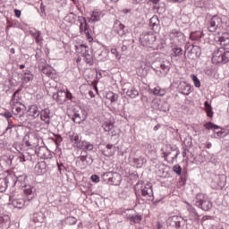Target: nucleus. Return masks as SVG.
Listing matches in <instances>:
<instances>
[{"mask_svg": "<svg viewBox=\"0 0 229 229\" xmlns=\"http://www.w3.org/2000/svg\"><path fill=\"white\" fill-rule=\"evenodd\" d=\"M27 113L28 115L34 117V119H37V117L40 116V110H38V106L36 104L30 106Z\"/></svg>", "mask_w": 229, "mask_h": 229, "instance_id": "21", "label": "nucleus"}, {"mask_svg": "<svg viewBox=\"0 0 229 229\" xmlns=\"http://www.w3.org/2000/svg\"><path fill=\"white\" fill-rule=\"evenodd\" d=\"M163 153V157L165 160H167V157L172 155V160H176L178 158V155H180V149H178V147L176 146H171V145H166L165 149L163 148L161 149Z\"/></svg>", "mask_w": 229, "mask_h": 229, "instance_id": "8", "label": "nucleus"}, {"mask_svg": "<svg viewBox=\"0 0 229 229\" xmlns=\"http://www.w3.org/2000/svg\"><path fill=\"white\" fill-rule=\"evenodd\" d=\"M111 53H112V55H115V58H116L117 60H121V55L119 54V52L117 51V49L112 48V49H111Z\"/></svg>", "mask_w": 229, "mask_h": 229, "instance_id": "58", "label": "nucleus"}, {"mask_svg": "<svg viewBox=\"0 0 229 229\" xmlns=\"http://www.w3.org/2000/svg\"><path fill=\"white\" fill-rule=\"evenodd\" d=\"M192 46L194 45H191V44H186L184 46V51L185 53H189L191 55V49H192Z\"/></svg>", "mask_w": 229, "mask_h": 229, "instance_id": "61", "label": "nucleus"}, {"mask_svg": "<svg viewBox=\"0 0 229 229\" xmlns=\"http://www.w3.org/2000/svg\"><path fill=\"white\" fill-rule=\"evenodd\" d=\"M80 149H82V151H92L94 149V145L89 141L83 140L82 148H81Z\"/></svg>", "mask_w": 229, "mask_h": 229, "instance_id": "38", "label": "nucleus"}, {"mask_svg": "<svg viewBox=\"0 0 229 229\" xmlns=\"http://www.w3.org/2000/svg\"><path fill=\"white\" fill-rule=\"evenodd\" d=\"M34 189L35 188L31 186H25V199H14L13 200V207L15 208H21L22 207L28 205V202L31 201L33 198H35V193H33Z\"/></svg>", "mask_w": 229, "mask_h": 229, "instance_id": "1", "label": "nucleus"}, {"mask_svg": "<svg viewBox=\"0 0 229 229\" xmlns=\"http://www.w3.org/2000/svg\"><path fill=\"white\" fill-rule=\"evenodd\" d=\"M4 117H5V119H7V121L9 122L10 119H12V117H13V114H12V113L10 111H5L4 114Z\"/></svg>", "mask_w": 229, "mask_h": 229, "instance_id": "60", "label": "nucleus"}, {"mask_svg": "<svg viewBox=\"0 0 229 229\" xmlns=\"http://www.w3.org/2000/svg\"><path fill=\"white\" fill-rule=\"evenodd\" d=\"M161 112H169V104L167 102H164V104L160 107Z\"/></svg>", "mask_w": 229, "mask_h": 229, "instance_id": "57", "label": "nucleus"}, {"mask_svg": "<svg viewBox=\"0 0 229 229\" xmlns=\"http://www.w3.org/2000/svg\"><path fill=\"white\" fill-rule=\"evenodd\" d=\"M84 35H86L88 40H89V42H92V40H94V38H92V36L90 35V32L89 31V23H85V28H84Z\"/></svg>", "mask_w": 229, "mask_h": 229, "instance_id": "46", "label": "nucleus"}, {"mask_svg": "<svg viewBox=\"0 0 229 229\" xmlns=\"http://www.w3.org/2000/svg\"><path fill=\"white\" fill-rule=\"evenodd\" d=\"M195 207L201 208L204 212H208L212 208V201L203 193H199L196 196Z\"/></svg>", "mask_w": 229, "mask_h": 229, "instance_id": "4", "label": "nucleus"}, {"mask_svg": "<svg viewBox=\"0 0 229 229\" xmlns=\"http://www.w3.org/2000/svg\"><path fill=\"white\" fill-rule=\"evenodd\" d=\"M29 33L31 35V37H33V38H35L36 44L42 47L44 44V38L42 37V32L34 29L30 30Z\"/></svg>", "mask_w": 229, "mask_h": 229, "instance_id": "15", "label": "nucleus"}, {"mask_svg": "<svg viewBox=\"0 0 229 229\" xmlns=\"http://www.w3.org/2000/svg\"><path fill=\"white\" fill-rule=\"evenodd\" d=\"M166 226L168 229H182V226H185V220L179 216H170L166 220Z\"/></svg>", "mask_w": 229, "mask_h": 229, "instance_id": "5", "label": "nucleus"}, {"mask_svg": "<svg viewBox=\"0 0 229 229\" xmlns=\"http://www.w3.org/2000/svg\"><path fill=\"white\" fill-rule=\"evenodd\" d=\"M81 162L82 163V167L85 169L88 165H92L94 159L92 158V156H81L80 157Z\"/></svg>", "mask_w": 229, "mask_h": 229, "instance_id": "25", "label": "nucleus"}, {"mask_svg": "<svg viewBox=\"0 0 229 229\" xmlns=\"http://www.w3.org/2000/svg\"><path fill=\"white\" fill-rule=\"evenodd\" d=\"M123 92H125L126 96L128 98H131V99H135L137 96H139V90L135 89L134 87H130L129 89H123Z\"/></svg>", "mask_w": 229, "mask_h": 229, "instance_id": "26", "label": "nucleus"}, {"mask_svg": "<svg viewBox=\"0 0 229 229\" xmlns=\"http://www.w3.org/2000/svg\"><path fill=\"white\" fill-rule=\"evenodd\" d=\"M205 108H206V112L208 114V117H213L214 116V112L212 111V106H210V104H208V101H206L204 103Z\"/></svg>", "mask_w": 229, "mask_h": 229, "instance_id": "44", "label": "nucleus"}, {"mask_svg": "<svg viewBox=\"0 0 229 229\" xmlns=\"http://www.w3.org/2000/svg\"><path fill=\"white\" fill-rule=\"evenodd\" d=\"M19 94H21V89H17L16 91H14L12 99H11V104L12 105H19Z\"/></svg>", "mask_w": 229, "mask_h": 229, "instance_id": "40", "label": "nucleus"}, {"mask_svg": "<svg viewBox=\"0 0 229 229\" xmlns=\"http://www.w3.org/2000/svg\"><path fill=\"white\" fill-rule=\"evenodd\" d=\"M32 221L34 223H43L44 222V213L37 212L32 215Z\"/></svg>", "mask_w": 229, "mask_h": 229, "instance_id": "36", "label": "nucleus"}, {"mask_svg": "<svg viewBox=\"0 0 229 229\" xmlns=\"http://www.w3.org/2000/svg\"><path fill=\"white\" fill-rule=\"evenodd\" d=\"M191 80L194 83V86L197 88V89H199V87H201V82L199 81V79H198V76L196 75H191Z\"/></svg>", "mask_w": 229, "mask_h": 229, "instance_id": "50", "label": "nucleus"}, {"mask_svg": "<svg viewBox=\"0 0 229 229\" xmlns=\"http://www.w3.org/2000/svg\"><path fill=\"white\" fill-rule=\"evenodd\" d=\"M0 226H2V228H6V226H8V218H4L3 216H0Z\"/></svg>", "mask_w": 229, "mask_h": 229, "instance_id": "53", "label": "nucleus"}, {"mask_svg": "<svg viewBox=\"0 0 229 229\" xmlns=\"http://www.w3.org/2000/svg\"><path fill=\"white\" fill-rule=\"evenodd\" d=\"M188 212H189V219L191 221H198V219H199V214H198V211H196V208H194V207L190 206L188 208Z\"/></svg>", "mask_w": 229, "mask_h": 229, "instance_id": "24", "label": "nucleus"}, {"mask_svg": "<svg viewBox=\"0 0 229 229\" xmlns=\"http://www.w3.org/2000/svg\"><path fill=\"white\" fill-rule=\"evenodd\" d=\"M202 38H203L202 31H193V32H191L190 34V38L191 40H193V41L201 40Z\"/></svg>", "mask_w": 229, "mask_h": 229, "instance_id": "35", "label": "nucleus"}, {"mask_svg": "<svg viewBox=\"0 0 229 229\" xmlns=\"http://www.w3.org/2000/svg\"><path fill=\"white\" fill-rule=\"evenodd\" d=\"M125 28L126 27L123 23H115L114 31L119 37H124V35H126V32L124 31Z\"/></svg>", "mask_w": 229, "mask_h": 229, "instance_id": "31", "label": "nucleus"}, {"mask_svg": "<svg viewBox=\"0 0 229 229\" xmlns=\"http://www.w3.org/2000/svg\"><path fill=\"white\" fill-rule=\"evenodd\" d=\"M75 98L72 96V93L71 91L67 90L66 91V101H71L72 103H74Z\"/></svg>", "mask_w": 229, "mask_h": 229, "instance_id": "56", "label": "nucleus"}, {"mask_svg": "<svg viewBox=\"0 0 229 229\" xmlns=\"http://www.w3.org/2000/svg\"><path fill=\"white\" fill-rule=\"evenodd\" d=\"M106 99H109V101H111V103H115V101H117V99H119V95L115 94L112 91H109L106 94Z\"/></svg>", "mask_w": 229, "mask_h": 229, "instance_id": "41", "label": "nucleus"}, {"mask_svg": "<svg viewBox=\"0 0 229 229\" xmlns=\"http://www.w3.org/2000/svg\"><path fill=\"white\" fill-rule=\"evenodd\" d=\"M178 90L183 96H189L191 94V86L185 81H181L178 85Z\"/></svg>", "mask_w": 229, "mask_h": 229, "instance_id": "20", "label": "nucleus"}, {"mask_svg": "<svg viewBox=\"0 0 229 229\" xmlns=\"http://www.w3.org/2000/svg\"><path fill=\"white\" fill-rule=\"evenodd\" d=\"M77 222H78V219H76V217H74V216H68L66 218L67 225H76Z\"/></svg>", "mask_w": 229, "mask_h": 229, "instance_id": "51", "label": "nucleus"}, {"mask_svg": "<svg viewBox=\"0 0 229 229\" xmlns=\"http://www.w3.org/2000/svg\"><path fill=\"white\" fill-rule=\"evenodd\" d=\"M220 46H229V33L225 32L218 38Z\"/></svg>", "mask_w": 229, "mask_h": 229, "instance_id": "32", "label": "nucleus"}, {"mask_svg": "<svg viewBox=\"0 0 229 229\" xmlns=\"http://www.w3.org/2000/svg\"><path fill=\"white\" fill-rule=\"evenodd\" d=\"M23 141L25 142L26 146L30 148L31 146V143L30 142V134H26L23 138Z\"/></svg>", "mask_w": 229, "mask_h": 229, "instance_id": "59", "label": "nucleus"}, {"mask_svg": "<svg viewBox=\"0 0 229 229\" xmlns=\"http://www.w3.org/2000/svg\"><path fill=\"white\" fill-rule=\"evenodd\" d=\"M172 51L174 54V56H182V55H183V49H182V47H175Z\"/></svg>", "mask_w": 229, "mask_h": 229, "instance_id": "48", "label": "nucleus"}, {"mask_svg": "<svg viewBox=\"0 0 229 229\" xmlns=\"http://www.w3.org/2000/svg\"><path fill=\"white\" fill-rule=\"evenodd\" d=\"M18 105H21L22 107H19L15 104H13V115H18L19 119L22 121L24 112H26V106L21 102L18 103Z\"/></svg>", "mask_w": 229, "mask_h": 229, "instance_id": "17", "label": "nucleus"}, {"mask_svg": "<svg viewBox=\"0 0 229 229\" xmlns=\"http://www.w3.org/2000/svg\"><path fill=\"white\" fill-rule=\"evenodd\" d=\"M69 139L73 148H78V149L83 148V140H81V135L76 132H72L69 134Z\"/></svg>", "mask_w": 229, "mask_h": 229, "instance_id": "10", "label": "nucleus"}, {"mask_svg": "<svg viewBox=\"0 0 229 229\" xmlns=\"http://www.w3.org/2000/svg\"><path fill=\"white\" fill-rule=\"evenodd\" d=\"M174 173H175V174H177V176H182V166H180V165H175L173 167Z\"/></svg>", "mask_w": 229, "mask_h": 229, "instance_id": "52", "label": "nucleus"}, {"mask_svg": "<svg viewBox=\"0 0 229 229\" xmlns=\"http://www.w3.org/2000/svg\"><path fill=\"white\" fill-rule=\"evenodd\" d=\"M149 28L154 33H158V31H160V20L157 15H154L150 18Z\"/></svg>", "mask_w": 229, "mask_h": 229, "instance_id": "18", "label": "nucleus"}, {"mask_svg": "<svg viewBox=\"0 0 229 229\" xmlns=\"http://www.w3.org/2000/svg\"><path fill=\"white\" fill-rule=\"evenodd\" d=\"M78 21L80 22V27H79L80 33L81 35H83V33L85 32V22L87 24V18L83 16H79Z\"/></svg>", "mask_w": 229, "mask_h": 229, "instance_id": "34", "label": "nucleus"}, {"mask_svg": "<svg viewBox=\"0 0 229 229\" xmlns=\"http://www.w3.org/2000/svg\"><path fill=\"white\" fill-rule=\"evenodd\" d=\"M223 23V18L219 15H214L212 18L208 21V30L210 33H216L217 30L221 29V24Z\"/></svg>", "mask_w": 229, "mask_h": 229, "instance_id": "6", "label": "nucleus"}, {"mask_svg": "<svg viewBox=\"0 0 229 229\" xmlns=\"http://www.w3.org/2000/svg\"><path fill=\"white\" fill-rule=\"evenodd\" d=\"M114 172H106L102 174V179L108 183L110 182V178H112V174Z\"/></svg>", "mask_w": 229, "mask_h": 229, "instance_id": "47", "label": "nucleus"}, {"mask_svg": "<svg viewBox=\"0 0 229 229\" xmlns=\"http://www.w3.org/2000/svg\"><path fill=\"white\" fill-rule=\"evenodd\" d=\"M128 219L131 221V223H140V221H142V216L129 215Z\"/></svg>", "mask_w": 229, "mask_h": 229, "instance_id": "42", "label": "nucleus"}, {"mask_svg": "<svg viewBox=\"0 0 229 229\" xmlns=\"http://www.w3.org/2000/svg\"><path fill=\"white\" fill-rule=\"evenodd\" d=\"M53 140L56 144V146H60V144H62V141L64 140V138H62V135L57 134L55 136V139H53Z\"/></svg>", "mask_w": 229, "mask_h": 229, "instance_id": "54", "label": "nucleus"}, {"mask_svg": "<svg viewBox=\"0 0 229 229\" xmlns=\"http://www.w3.org/2000/svg\"><path fill=\"white\" fill-rule=\"evenodd\" d=\"M149 94H153L154 96H165V89L160 88V86H157L154 89H148Z\"/></svg>", "mask_w": 229, "mask_h": 229, "instance_id": "29", "label": "nucleus"}, {"mask_svg": "<svg viewBox=\"0 0 229 229\" xmlns=\"http://www.w3.org/2000/svg\"><path fill=\"white\" fill-rule=\"evenodd\" d=\"M87 120V111L82 110L81 114L79 111H74L73 115L72 117V121L76 124H81L83 121Z\"/></svg>", "mask_w": 229, "mask_h": 229, "instance_id": "13", "label": "nucleus"}, {"mask_svg": "<svg viewBox=\"0 0 229 229\" xmlns=\"http://www.w3.org/2000/svg\"><path fill=\"white\" fill-rule=\"evenodd\" d=\"M140 42L145 47H151L157 42V36L151 32H145L140 35Z\"/></svg>", "mask_w": 229, "mask_h": 229, "instance_id": "7", "label": "nucleus"}, {"mask_svg": "<svg viewBox=\"0 0 229 229\" xmlns=\"http://www.w3.org/2000/svg\"><path fill=\"white\" fill-rule=\"evenodd\" d=\"M103 17V12L101 11H93L91 17L89 20V22H99Z\"/></svg>", "mask_w": 229, "mask_h": 229, "instance_id": "27", "label": "nucleus"}, {"mask_svg": "<svg viewBox=\"0 0 229 229\" xmlns=\"http://www.w3.org/2000/svg\"><path fill=\"white\" fill-rule=\"evenodd\" d=\"M33 73L30 72V70H25L23 71V77H22V81L23 83H30V81H33Z\"/></svg>", "mask_w": 229, "mask_h": 229, "instance_id": "33", "label": "nucleus"}, {"mask_svg": "<svg viewBox=\"0 0 229 229\" xmlns=\"http://www.w3.org/2000/svg\"><path fill=\"white\" fill-rule=\"evenodd\" d=\"M85 62L86 64H89V65H92L93 62H92V57L90 56V55H89L88 51H85Z\"/></svg>", "mask_w": 229, "mask_h": 229, "instance_id": "55", "label": "nucleus"}, {"mask_svg": "<svg viewBox=\"0 0 229 229\" xmlns=\"http://www.w3.org/2000/svg\"><path fill=\"white\" fill-rule=\"evenodd\" d=\"M19 26H21V24L19 23V21H8L6 30H10V28H19Z\"/></svg>", "mask_w": 229, "mask_h": 229, "instance_id": "49", "label": "nucleus"}, {"mask_svg": "<svg viewBox=\"0 0 229 229\" xmlns=\"http://www.w3.org/2000/svg\"><path fill=\"white\" fill-rule=\"evenodd\" d=\"M106 150H103L105 157H114L115 155V147L112 144H107L106 147Z\"/></svg>", "mask_w": 229, "mask_h": 229, "instance_id": "30", "label": "nucleus"}, {"mask_svg": "<svg viewBox=\"0 0 229 229\" xmlns=\"http://www.w3.org/2000/svg\"><path fill=\"white\" fill-rule=\"evenodd\" d=\"M190 51H191V55H195L197 58H199V56H201V48L198 46L193 45Z\"/></svg>", "mask_w": 229, "mask_h": 229, "instance_id": "39", "label": "nucleus"}, {"mask_svg": "<svg viewBox=\"0 0 229 229\" xmlns=\"http://www.w3.org/2000/svg\"><path fill=\"white\" fill-rule=\"evenodd\" d=\"M12 180V175H4V174H0V192H6L8 189V184Z\"/></svg>", "mask_w": 229, "mask_h": 229, "instance_id": "12", "label": "nucleus"}, {"mask_svg": "<svg viewBox=\"0 0 229 229\" xmlns=\"http://www.w3.org/2000/svg\"><path fill=\"white\" fill-rule=\"evenodd\" d=\"M141 196L146 198L148 201L153 199V185L151 183H147L144 187H141Z\"/></svg>", "mask_w": 229, "mask_h": 229, "instance_id": "11", "label": "nucleus"}, {"mask_svg": "<svg viewBox=\"0 0 229 229\" xmlns=\"http://www.w3.org/2000/svg\"><path fill=\"white\" fill-rule=\"evenodd\" d=\"M34 169H35V172L37 173V174H39V175L46 174V173H47L46 162H40V163L36 164Z\"/></svg>", "mask_w": 229, "mask_h": 229, "instance_id": "23", "label": "nucleus"}, {"mask_svg": "<svg viewBox=\"0 0 229 229\" xmlns=\"http://www.w3.org/2000/svg\"><path fill=\"white\" fill-rule=\"evenodd\" d=\"M91 181L94 182V183H98L99 176H98L97 174L91 175Z\"/></svg>", "mask_w": 229, "mask_h": 229, "instance_id": "64", "label": "nucleus"}, {"mask_svg": "<svg viewBox=\"0 0 229 229\" xmlns=\"http://www.w3.org/2000/svg\"><path fill=\"white\" fill-rule=\"evenodd\" d=\"M40 16L46 17V6H44V4L40 5Z\"/></svg>", "mask_w": 229, "mask_h": 229, "instance_id": "63", "label": "nucleus"}, {"mask_svg": "<svg viewBox=\"0 0 229 229\" xmlns=\"http://www.w3.org/2000/svg\"><path fill=\"white\" fill-rule=\"evenodd\" d=\"M39 117L41 119V121L43 123H45V124H51V109L49 108H45V109H42L39 113Z\"/></svg>", "mask_w": 229, "mask_h": 229, "instance_id": "14", "label": "nucleus"}, {"mask_svg": "<svg viewBox=\"0 0 229 229\" xmlns=\"http://www.w3.org/2000/svg\"><path fill=\"white\" fill-rule=\"evenodd\" d=\"M204 128H206V130H214L213 131L216 135L215 136V139H221V137H223V134L225 133L223 128L212 122L206 123L204 124Z\"/></svg>", "mask_w": 229, "mask_h": 229, "instance_id": "9", "label": "nucleus"}, {"mask_svg": "<svg viewBox=\"0 0 229 229\" xmlns=\"http://www.w3.org/2000/svg\"><path fill=\"white\" fill-rule=\"evenodd\" d=\"M170 38H177L179 42H185V34L174 29L169 32Z\"/></svg>", "mask_w": 229, "mask_h": 229, "instance_id": "19", "label": "nucleus"}, {"mask_svg": "<svg viewBox=\"0 0 229 229\" xmlns=\"http://www.w3.org/2000/svg\"><path fill=\"white\" fill-rule=\"evenodd\" d=\"M53 99L58 103V105H64L67 101V93L64 90H59L53 94Z\"/></svg>", "mask_w": 229, "mask_h": 229, "instance_id": "16", "label": "nucleus"}, {"mask_svg": "<svg viewBox=\"0 0 229 229\" xmlns=\"http://www.w3.org/2000/svg\"><path fill=\"white\" fill-rule=\"evenodd\" d=\"M108 185H121V174L117 172H113L111 178L109 179Z\"/></svg>", "mask_w": 229, "mask_h": 229, "instance_id": "22", "label": "nucleus"}, {"mask_svg": "<svg viewBox=\"0 0 229 229\" xmlns=\"http://www.w3.org/2000/svg\"><path fill=\"white\" fill-rule=\"evenodd\" d=\"M102 128L105 131H112L114 130V123L112 122H104L102 124Z\"/></svg>", "mask_w": 229, "mask_h": 229, "instance_id": "43", "label": "nucleus"}, {"mask_svg": "<svg viewBox=\"0 0 229 229\" xmlns=\"http://www.w3.org/2000/svg\"><path fill=\"white\" fill-rule=\"evenodd\" d=\"M24 180H26V175H20L16 178V181L14 182V183H13V185H15L17 182H24Z\"/></svg>", "mask_w": 229, "mask_h": 229, "instance_id": "62", "label": "nucleus"}, {"mask_svg": "<svg viewBox=\"0 0 229 229\" xmlns=\"http://www.w3.org/2000/svg\"><path fill=\"white\" fill-rule=\"evenodd\" d=\"M152 69L157 76H166L169 71H171V62L169 60L154 62L152 64Z\"/></svg>", "mask_w": 229, "mask_h": 229, "instance_id": "2", "label": "nucleus"}, {"mask_svg": "<svg viewBox=\"0 0 229 229\" xmlns=\"http://www.w3.org/2000/svg\"><path fill=\"white\" fill-rule=\"evenodd\" d=\"M146 162H147V160L143 157H134L133 158V164H135V165L137 167H142V165H144V164H146Z\"/></svg>", "mask_w": 229, "mask_h": 229, "instance_id": "37", "label": "nucleus"}, {"mask_svg": "<svg viewBox=\"0 0 229 229\" xmlns=\"http://www.w3.org/2000/svg\"><path fill=\"white\" fill-rule=\"evenodd\" d=\"M39 67H40L43 74H46L47 76H48V78H53V67H51V65H49V64L42 65L41 64Z\"/></svg>", "mask_w": 229, "mask_h": 229, "instance_id": "28", "label": "nucleus"}, {"mask_svg": "<svg viewBox=\"0 0 229 229\" xmlns=\"http://www.w3.org/2000/svg\"><path fill=\"white\" fill-rule=\"evenodd\" d=\"M45 153H49V150L47 149V148L46 147H41L39 148V152H38V157H40L41 158H47V156H46Z\"/></svg>", "mask_w": 229, "mask_h": 229, "instance_id": "45", "label": "nucleus"}, {"mask_svg": "<svg viewBox=\"0 0 229 229\" xmlns=\"http://www.w3.org/2000/svg\"><path fill=\"white\" fill-rule=\"evenodd\" d=\"M213 64H227L229 62V48L220 47L213 53Z\"/></svg>", "mask_w": 229, "mask_h": 229, "instance_id": "3", "label": "nucleus"}]
</instances>
